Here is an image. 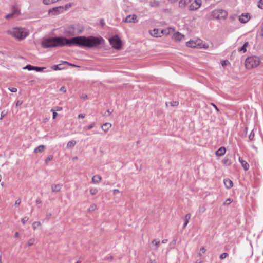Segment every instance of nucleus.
<instances>
[{
    "mask_svg": "<svg viewBox=\"0 0 263 263\" xmlns=\"http://www.w3.org/2000/svg\"><path fill=\"white\" fill-rule=\"evenodd\" d=\"M8 33L19 40L25 39L28 34L22 28H14L12 30L8 31Z\"/></svg>",
    "mask_w": 263,
    "mask_h": 263,
    "instance_id": "20e7f679",
    "label": "nucleus"
},
{
    "mask_svg": "<svg viewBox=\"0 0 263 263\" xmlns=\"http://www.w3.org/2000/svg\"><path fill=\"white\" fill-rule=\"evenodd\" d=\"M258 7L263 9V0H259L258 2Z\"/></svg>",
    "mask_w": 263,
    "mask_h": 263,
    "instance_id": "58836bf2",
    "label": "nucleus"
},
{
    "mask_svg": "<svg viewBox=\"0 0 263 263\" xmlns=\"http://www.w3.org/2000/svg\"><path fill=\"white\" fill-rule=\"evenodd\" d=\"M171 105L173 107H176L178 105L179 102L178 101H173L170 102Z\"/></svg>",
    "mask_w": 263,
    "mask_h": 263,
    "instance_id": "ea45409f",
    "label": "nucleus"
},
{
    "mask_svg": "<svg viewBox=\"0 0 263 263\" xmlns=\"http://www.w3.org/2000/svg\"><path fill=\"white\" fill-rule=\"evenodd\" d=\"M34 241V240L33 239H29V240L28 241V245L29 246H32V245L33 244Z\"/></svg>",
    "mask_w": 263,
    "mask_h": 263,
    "instance_id": "603ef678",
    "label": "nucleus"
},
{
    "mask_svg": "<svg viewBox=\"0 0 263 263\" xmlns=\"http://www.w3.org/2000/svg\"><path fill=\"white\" fill-rule=\"evenodd\" d=\"M211 105L212 106H213L217 111H219V109L218 108L217 106L215 104L211 103Z\"/></svg>",
    "mask_w": 263,
    "mask_h": 263,
    "instance_id": "680f3d73",
    "label": "nucleus"
},
{
    "mask_svg": "<svg viewBox=\"0 0 263 263\" xmlns=\"http://www.w3.org/2000/svg\"><path fill=\"white\" fill-rule=\"evenodd\" d=\"M191 0H180L179 3L180 7H184L186 4H189Z\"/></svg>",
    "mask_w": 263,
    "mask_h": 263,
    "instance_id": "393cba45",
    "label": "nucleus"
},
{
    "mask_svg": "<svg viewBox=\"0 0 263 263\" xmlns=\"http://www.w3.org/2000/svg\"><path fill=\"white\" fill-rule=\"evenodd\" d=\"M173 32H174V29L170 27L161 30V33H162V34L164 35H168Z\"/></svg>",
    "mask_w": 263,
    "mask_h": 263,
    "instance_id": "f3484780",
    "label": "nucleus"
},
{
    "mask_svg": "<svg viewBox=\"0 0 263 263\" xmlns=\"http://www.w3.org/2000/svg\"><path fill=\"white\" fill-rule=\"evenodd\" d=\"M41 225V223L39 221L34 222L32 224V227L34 230L36 229L39 226Z\"/></svg>",
    "mask_w": 263,
    "mask_h": 263,
    "instance_id": "7c9ffc66",
    "label": "nucleus"
},
{
    "mask_svg": "<svg viewBox=\"0 0 263 263\" xmlns=\"http://www.w3.org/2000/svg\"><path fill=\"white\" fill-rule=\"evenodd\" d=\"M7 115V112H5V110H3L1 112L0 120H2L3 118Z\"/></svg>",
    "mask_w": 263,
    "mask_h": 263,
    "instance_id": "a19ab883",
    "label": "nucleus"
},
{
    "mask_svg": "<svg viewBox=\"0 0 263 263\" xmlns=\"http://www.w3.org/2000/svg\"><path fill=\"white\" fill-rule=\"evenodd\" d=\"M201 44L202 41L201 40H197L195 41H190L186 43V46L189 47L198 48H201Z\"/></svg>",
    "mask_w": 263,
    "mask_h": 263,
    "instance_id": "6e6552de",
    "label": "nucleus"
},
{
    "mask_svg": "<svg viewBox=\"0 0 263 263\" xmlns=\"http://www.w3.org/2000/svg\"><path fill=\"white\" fill-rule=\"evenodd\" d=\"M206 210V208L204 206H201L199 207V212L200 213H204Z\"/></svg>",
    "mask_w": 263,
    "mask_h": 263,
    "instance_id": "e433bc0d",
    "label": "nucleus"
},
{
    "mask_svg": "<svg viewBox=\"0 0 263 263\" xmlns=\"http://www.w3.org/2000/svg\"><path fill=\"white\" fill-rule=\"evenodd\" d=\"M191 214H187L185 216V219L189 221L190 218H191Z\"/></svg>",
    "mask_w": 263,
    "mask_h": 263,
    "instance_id": "4d7b16f0",
    "label": "nucleus"
},
{
    "mask_svg": "<svg viewBox=\"0 0 263 263\" xmlns=\"http://www.w3.org/2000/svg\"><path fill=\"white\" fill-rule=\"evenodd\" d=\"M13 16V13H9L5 16L6 19H9Z\"/></svg>",
    "mask_w": 263,
    "mask_h": 263,
    "instance_id": "09e8293b",
    "label": "nucleus"
},
{
    "mask_svg": "<svg viewBox=\"0 0 263 263\" xmlns=\"http://www.w3.org/2000/svg\"><path fill=\"white\" fill-rule=\"evenodd\" d=\"M228 256V254L227 253H222L220 256H219V258L221 259H224L227 256Z\"/></svg>",
    "mask_w": 263,
    "mask_h": 263,
    "instance_id": "79ce46f5",
    "label": "nucleus"
},
{
    "mask_svg": "<svg viewBox=\"0 0 263 263\" xmlns=\"http://www.w3.org/2000/svg\"><path fill=\"white\" fill-rule=\"evenodd\" d=\"M28 219L29 218L28 217L25 216L22 219L21 221L23 223V224H24L28 220Z\"/></svg>",
    "mask_w": 263,
    "mask_h": 263,
    "instance_id": "37998d69",
    "label": "nucleus"
},
{
    "mask_svg": "<svg viewBox=\"0 0 263 263\" xmlns=\"http://www.w3.org/2000/svg\"><path fill=\"white\" fill-rule=\"evenodd\" d=\"M42 45L44 48H49V37L46 38L42 42Z\"/></svg>",
    "mask_w": 263,
    "mask_h": 263,
    "instance_id": "412c9836",
    "label": "nucleus"
},
{
    "mask_svg": "<svg viewBox=\"0 0 263 263\" xmlns=\"http://www.w3.org/2000/svg\"><path fill=\"white\" fill-rule=\"evenodd\" d=\"M105 259L107 260H111L113 259V256H110L107 257L105 258Z\"/></svg>",
    "mask_w": 263,
    "mask_h": 263,
    "instance_id": "0e129e2a",
    "label": "nucleus"
},
{
    "mask_svg": "<svg viewBox=\"0 0 263 263\" xmlns=\"http://www.w3.org/2000/svg\"><path fill=\"white\" fill-rule=\"evenodd\" d=\"M22 101H19V100H18V101H17L16 102V106L17 107L20 106H21V105H22Z\"/></svg>",
    "mask_w": 263,
    "mask_h": 263,
    "instance_id": "052dcab7",
    "label": "nucleus"
},
{
    "mask_svg": "<svg viewBox=\"0 0 263 263\" xmlns=\"http://www.w3.org/2000/svg\"><path fill=\"white\" fill-rule=\"evenodd\" d=\"M254 137V133H253V132H252L249 135V138L250 140H252L253 138Z\"/></svg>",
    "mask_w": 263,
    "mask_h": 263,
    "instance_id": "5fc2aeb1",
    "label": "nucleus"
},
{
    "mask_svg": "<svg viewBox=\"0 0 263 263\" xmlns=\"http://www.w3.org/2000/svg\"><path fill=\"white\" fill-rule=\"evenodd\" d=\"M149 5L151 7H157L159 5V2L156 0H152L149 2Z\"/></svg>",
    "mask_w": 263,
    "mask_h": 263,
    "instance_id": "bb28decb",
    "label": "nucleus"
},
{
    "mask_svg": "<svg viewBox=\"0 0 263 263\" xmlns=\"http://www.w3.org/2000/svg\"><path fill=\"white\" fill-rule=\"evenodd\" d=\"M120 193V191L118 189H115L113 190V194L114 195L117 194V193Z\"/></svg>",
    "mask_w": 263,
    "mask_h": 263,
    "instance_id": "e2e57ef3",
    "label": "nucleus"
},
{
    "mask_svg": "<svg viewBox=\"0 0 263 263\" xmlns=\"http://www.w3.org/2000/svg\"><path fill=\"white\" fill-rule=\"evenodd\" d=\"M64 64H65V65H67L71 66H72V67H78V66H77V65H76L74 64L70 63H69L68 62H66V61H64Z\"/></svg>",
    "mask_w": 263,
    "mask_h": 263,
    "instance_id": "a18cd8bd",
    "label": "nucleus"
},
{
    "mask_svg": "<svg viewBox=\"0 0 263 263\" xmlns=\"http://www.w3.org/2000/svg\"><path fill=\"white\" fill-rule=\"evenodd\" d=\"M21 202V199H17V200L15 201V204H14V205H15V206H18V205L20 204Z\"/></svg>",
    "mask_w": 263,
    "mask_h": 263,
    "instance_id": "864d4df0",
    "label": "nucleus"
},
{
    "mask_svg": "<svg viewBox=\"0 0 263 263\" xmlns=\"http://www.w3.org/2000/svg\"><path fill=\"white\" fill-rule=\"evenodd\" d=\"M43 3L45 5H49V0H43Z\"/></svg>",
    "mask_w": 263,
    "mask_h": 263,
    "instance_id": "69168bd1",
    "label": "nucleus"
},
{
    "mask_svg": "<svg viewBox=\"0 0 263 263\" xmlns=\"http://www.w3.org/2000/svg\"><path fill=\"white\" fill-rule=\"evenodd\" d=\"M76 46L91 48L97 47L104 43L102 37L79 36L75 37Z\"/></svg>",
    "mask_w": 263,
    "mask_h": 263,
    "instance_id": "f257e3e1",
    "label": "nucleus"
},
{
    "mask_svg": "<svg viewBox=\"0 0 263 263\" xmlns=\"http://www.w3.org/2000/svg\"><path fill=\"white\" fill-rule=\"evenodd\" d=\"M228 62V61L227 60L223 61L221 63L222 66L223 67L225 66L226 65H227Z\"/></svg>",
    "mask_w": 263,
    "mask_h": 263,
    "instance_id": "bf43d9fd",
    "label": "nucleus"
},
{
    "mask_svg": "<svg viewBox=\"0 0 263 263\" xmlns=\"http://www.w3.org/2000/svg\"><path fill=\"white\" fill-rule=\"evenodd\" d=\"M259 35L263 37V22L260 27V30L259 31Z\"/></svg>",
    "mask_w": 263,
    "mask_h": 263,
    "instance_id": "c9c22d12",
    "label": "nucleus"
},
{
    "mask_svg": "<svg viewBox=\"0 0 263 263\" xmlns=\"http://www.w3.org/2000/svg\"><path fill=\"white\" fill-rule=\"evenodd\" d=\"M248 45V43L246 42L244 43L243 45L241 47V48L239 49L240 51H242L243 52H245L247 51L246 47Z\"/></svg>",
    "mask_w": 263,
    "mask_h": 263,
    "instance_id": "cd10ccee",
    "label": "nucleus"
},
{
    "mask_svg": "<svg viewBox=\"0 0 263 263\" xmlns=\"http://www.w3.org/2000/svg\"><path fill=\"white\" fill-rule=\"evenodd\" d=\"M184 37V35L179 32H177L173 34V39L176 41H180Z\"/></svg>",
    "mask_w": 263,
    "mask_h": 263,
    "instance_id": "4468645a",
    "label": "nucleus"
},
{
    "mask_svg": "<svg viewBox=\"0 0 263 263\" xmlns=\"http://www.w3.org/2000/svg\"><path fill=\"white\" fill-rule=\"evenodd\" d=\"M90 194H91V195H95V194H96L97 193V192H98V190H97V189H96V188H95V189H90Z\"/></svg>",
    "mask_w": 263,
    "mask_h": 263,
    "instance_id": "4c0bfd02",
    "label": "nucleus"
},
{
    "mask_svg": "<svg viewBox=\"0 0 263 263\" xmlns=\"http://www.w3.org/2000/svg\"><path fill=\"white\" fill-rule=\"evenodd\" d=\"M9 90L12 92H16L17 91V88L15 87L9 88Z\"/></svg>",
    "mask_w": 263,
    "mask_h": 263,
    "instance_id": "3c124183",
    "label": "nucleus"
},
{
    "mask_svg": "<svg viewBox=\"0 0 263 263\" xmlns=\"http://www.w3.org/2000/svg\"><path fill=\"white\" fill-rule=\"evenodd\" d=\"M111 126L112 125L111 123L107 122L103 124L102 125L101 128L103 131L107 132L109 129V128H111Z\"/></svg>",
    "mask_w": 263,
    "mask_h": 263,
    "instance_id": "aec40b11",
    "label": "nucleus"
},
{
    "mask_svg": "<svg viewBox=\"0 0 263 263\" xmlns=\"http://www.w3.org/2000/svg\"><path fill=\"white\" fill-rule=\"evenodd\" d=\"M149 32L152 36L155 37H160L162 34V33H161V30L159 29H154L152 30H149Z\"/></svg>",
    "mask_w": 263,
    "mask_h": 263,
    "instance_id": "f8f14e48",
    "label": "nucleus"
},
{
    "mask_svg": "<svg viewBox=\"0 0 263 263\" xmlns=\"http://www.w3.org/2000/svg\"><path fill=\"white\" fill-rule=\"evenodd\" d=\"M226 151V148L224 147H221L216 152V155L222 156L224 155Z\"/></svg>",
    "mask_w": 263,
    "mask_h": 263,
    "instance_id": "a211bd4d",
    "label": "nucleus"
},
{
    "mask_svg": "<svg viewBox=\"0 0 263 263\" xmlns=\"http://www.w3.org/2000/svg\"><path fill=\"white\" fill-rule=\"evenodd\" d=\"M72 45H76L75 37L70 39L64 37H50V48Z\"/></svg>",
    "mask_w": 263,
    "mask_h": 263,
    "instance_id": "f03ea898",
    "label": "nucleus"
},
{
    "mask_svg": "<svg viewBox=\"0 0 263 263\" xmlns=\"http://www.w3.org/2000/svg\"><path fill=\"white\" fill-rule=\"evenodd\" d=\"M110 45L115 49L119 50L122 47V41L118 35H114L109 39Z\"/></svg>",
    "mask_w": 263,
    "mask_h": 263,
    "instance_id": "39448f33",
    "label": "nucleus"
},
{
    "mask_svg": "<svg viewBox=\"0 0 263 263\" xmlns=\"http://www.w3.org/2000/svg\"><path fill=\"white\" fill-rule=\"evenodd\" d=\"M76 144V141L75 140H71L68 142L67 145V147L68 148H72Z\"/></svg>",
    "mask_w": 263,
    "mask_h": 263,
    "instance_id": "a878e982",
    "label": "nucleus"
},
{
    "mask_svg": "<svg viewBox=\"0 0 263 263\" xmlns=\"http://www.w3.org/2000/svg\"><path fill=\"white\" fill-rule=\"evenodd\" d=\"M64 33L67 36H73L81 33V31L76 29V26L70 25L65 28Z\"/></svg>",
    "mask_w": 263,
    "mask_h": 263,
    "instance_id": "0eeeda50",
    "label": "nucleus"
},
{
    "mask_svg": "<svg viewBox=\"0 0 263 263\" xmlns=\"http://www.w3.org/2000/svg\"><path fill=\"white\" fill-rule=\"evenodd\" d=\"M239 161L245 171H247L249 168V164L245 160H243L240 157L239 158Z\"/></svg>",
    "mask_w": 263,
    "mask_h": 263,
    "instance_id": "dca6fc26",
    "label": "nucleus"
},
{
    "mask_svg": "<svg viewBox=\"0 0 263 263\" xmlns=\"http://www.w3.org/2000/svg\"><path fill=\"white\" fill-rule=\"evenodd\" d=\"M102 177L99 175H95L92 178V182L93 183H98L101 181Z\"/></svg>",
    "mask_w": 263,
    "mask_h": 263,
    "instance_id": "4be33fe9",
    "label": "nucleus"
},
{
    "mask_svg": "<svg viewBox=\"0 0 263 263\" xmlns=\"http://www.w3.org/2000/svg\"><path fill=\"white\" fill-rule=\"evenodd\" d=\"M64 7L63 6H59L50 9V13H53L54 15H58L63 12Z\"/></svg>",
    "mask_w": 263,
    "mask_h": 263,
    "instance_id": "9b49d317",
    "label": "nucleus"
},
{
    "mask_svg": "<svg viewBox=\"0 0 263 263\" xmlns=\"http://www.w3.org/2000/svg\"><path fill=\"white\" fill-rule=\"evenodd\" d=\"M224 184L225 185L227 189L231 188L233 185L232 181L229 179H224Z\"/></svg>",
    "mask_w": 263,
    "mask_h": 263,
    "instance_id": "6ab92c4d",
    "label": "nucleus"
},
{
    "mask_svg": "<svg viewBox=\"0 0 263 263\" xmlns=\"http://www.w3.org/2000/svg\"><path fill=\"white\" fill-rule=\"evenodd\" d=\"M112 111H110L109 109L107 110L104 114L105 116H109L112 113Z\"/></svg>",
    "mask_w": 263,
    "mask_h": 263,
    "instance_id": "de8ad7c7",
    "label": "nucleus"
},
{
    "mask_svg": "<svg viewBox=\"0 0 263 263\" xmlns=\"http://www.w3.org/2000/svg\"><path fill=\"white\" fill-rule=\"evenodd\" d=\"M81 98L83 99H87V95L86 94H83L82 95Z\"/></svg>",
    "mask_w": 263,
    "mask_h": 263,
    "instance_id": "338daca9",
    "label": "nucleus"
},
{
    "mask_svg": "<svg viewBox=\"0 0 263 263\" xmlns=\"http://www.w3.org/2000/svg\"><path fill=\"white\" fill-rule=\"evenodd\" d=\"M46 69L45 67H41L38 66H34L33 70H35L37 72H40L42 71L43 69Z\"/></svg>",
    "mask_w": 263,
    "mask_h": 263,
    "instance_id": "c756f323",
    "label": "nucleus"
},
{
    "mask_svg": "<svg viewBox=\"0 0 263 263\" xmlns=\"http://www.w3.org/2000/svg\"><path fill=\"white\" fill-rule=\"evenodd\" d=\"M205 251L206 250L204 247H202L200 250V251L202 253H204L205 252Z\"/></svg>",
    "mask_w": 263,
    "mask_h": 263,
    "instance_id": "774afa93",
    "label": "nucleus"
},
{
    "mask_svg": "<svg viewBox=\"0 0 263 263\" xmlns=\"http://www.w3.org/2000/svg\"><path fill=\"white\" fill-rule=\"evenodd\" d=\"M19 12V11L18 9L15 7L14 6L12 7V12L11 13H13V16L15 14H16L17 13Z\"/></svg>",
    "mask_w": 263,
    "mask_h": 263,
    "instance_id": "f704fd0d",
    "label": "nucleus"
},
{
    "mask_svg": "<svg viewBox=\"0 0 263 263\" xmlns=\"http://www.w3.org/2000/svg\"><path fill=\"white\" fill-rule=\"evenodd\" d=\"M62 110V107H59V106H56V107H54L53 108H52L50 111H61Z\"/></svg>",
    "mask_w": 263,
    "mask_h": 263,
    "instance_id": "72a5a7b5",
    "label": "nucleus"
},
{
    "mask_svg": "<svg viewBox=\"0 0 263 263\" xmlns=\"http://www.w3.org/2000/svg\"><path fill=\"white\" fill-rule=\"evenodd\" d=\"M223 164L225 165H230V163L229 162V159L228 158L224 159L223 160Z\"/></svg>",
    "mask_w": 263,
    "mask_h": 263,
    "instance_id": "49530a36",
    "label": "nucleus"
},
{
    "mask_svg": "<svg viewBox=\"0 0 263 263\" xmlns=\"http://www.w3.org/2000/svg\"><path fill=\"white\" fill-rule=\"evenodd\" d=\"M96 208H97V205L96 204H92L88 209V212H92L94 211L96 209Z\"/></svg>",
    "mask_w": 263,
    "mask_h": 263,
    "instance_id": "2f4dec72",
    "label": "nucleus"
},
{
    "mask_svg": "<svg viewBox=\"0 0 263 263\" xmlns=\"http://www.w3.org/2000/svg\"><path fill=\"white\" fill-rule=\"evenodd\" d=\"M231 203V200L230 198L227 199L224 202V205H229Z\"/></svg>",
    "mask_w": 263,
    "mask_h": 263,
    "instance_id": "8fccbe9b",
    "label": "nucleus"
},
{
    "mask_svg": "<svg viewBox=\"0 0 263 263\" xmlns=\"http://www.w3.org/2000/svg\"><path fill=\"white\" fill-rule=\"evenodd\" d=\"M52 112H53V116H52V118L53 119H55L57 116H58V114L57 113L56 111H51Z\"/></svg>",
    "mask_w": 263,
    "mask_h": 263,
    "instance_id": "13d9d810",
    "label": "nucleus"
},
{
    "mask_svg": "<svg viewBox=\"0 0 263 263\" xmlns=\"http://www.w3.org/2000/svg\"><path fill=\"white\" fill-rule=\"evenodd\" d=\"M123 21L125 23H136L138 21L137 16L136 14L129 15Z\"/></svg>",
    "mask_w": 263,
    "mask_h": 263,
    "instance_id": "9d476101",
    "label": "nucleus"
},
{
    "mask_svg": "<svg viewBox=\"0 0 263 263\" xmlns=\"http://www.w3.org/2000/svg\"><path fill=\"white\" fill-rule=\"evenodd\" d=\"M24 69H27L29 71L33 70L34 66L30 64L27 65L26 66L23 67Z\"/></svg>",
    "mask_w": 263,
    "mask_h": 263,
    "instance_id": "c85d7f7f",
    "label": "nucleus"
},
{
    "mask_svg": "<svg viewBox=\"0 0 263 263\" xmlns=\"http://www.w3.org/2000/svg\"><path fill=\"white\" fill-rule=\"evenodd\" d=\"M60 91L63 92H65L66 91V88L64 86H62L60 89Z\"/></svg>",
    "mask_w": 263,
    "mask_h": 263,
    "instance_id": "6e6d98bb",
    "label": "nucleus"
},
{
    "mask_svg": "<svg viewBox=\"0 0 263 263\" xmlns=\"http://www.w3.org/2000/svg\"><path fill=\"white\" fill-rule=\"evenodd\" d=\"M236 17H237V16L236 15H232L229 17V19L232 22L236 20Z\"/></svg>",
    "mask_w": 263,
    "mask_h": 263,
    "instance_id": "c03bdc74",
    "label": "nucleus"
},
{
    "mask_svg": "<svg viewBox=\"0 0 263 263\" xmlns=\"http://www.w3.org/2000/svg\"><path fill=\"white\" fill-rule=\"evenodd\" d=\"M45 146L44 145H41L39 146L38 147H36L34 149V152L35 153L42 152H43L45 149Z\"/></svg>",
    "mask_w": 263,
    "mask_h": 263,
    "instance_id": "b1692460",
    "label": "nucleus"
},
{
    "mask_svg": "<svg viewBox=\"0 0 263 263\" xmlns=\"http://www.w3.org/2000/svg\"><path fill=\"white\" fill-rule=\"evenodd\" d=\"M212 16L216 19H226L228 16V12L222 9H217L212 11Z\"/></svg>",
    "mask_w": 263,
    "mask_h": 263,
    "instance_id": "423d86ee",
    "label": "nucleus"
},
{
    "mask_svg": "<svg viewBox=\"0 0 263 263\" xmlns=\"http://www.w3.org/2000/svg\"><path fill=\"white\" fill-rule=\"evenodd\" d=\"M152 243L158 248L160 245V241L158 239H154L152 241Z\"/></svg>",
    "mask_w": 263,
    "mask_h": 263,
    "instance_id": "473e14b6",
    "label": "nucleus"
},
{
    "mask_svg": "<svg viewBox=\"0 0 263 263\" xmlns=\"http://www.w3.org/2000/svg\"><path fill=\"white\" fill-rule=\"evenodd\" d=\"M62 186V184H55L54 185H52V192H55L60 191L61 189Z\"/></svg>",
    "mask_w": 263,
    "mask_h": 263,
    "instance_id": "5701e85b",
    "label": "nucleus"
},
{
    "mask_svg": "<svg viewBox=\"0 0 263 263\" xmlns=\"http://www.w3.org/2000/svg\"><path fill=\"white\" fill-rule=\"evenodd\" d=\"M260 63V58L258 57L252 56L248 57L245 61V66L247 69L256 67Z\"/></svg>",
    "mask_w": 263,
    "mask_h": 263,
    "instance_id": "7ed1b4c3",
    "label": "nucleus"
},
{
    "mask_svg": "<svg viewBox=\"0 0 263 263\" xmlns=\"http://www.w3.org/2000/svg\"><path fill=\"white\" fill-rule=\"evenodd\" d=\"M202 4L201 0H195L189 7L190 11H195L200 8Z\"/></svg>",
    "mask_w": 263,
    "mask_h": 263,
    "instance_id": "1a4fd4ad",
    "label": "nucleus"
},
{
    "mask_svg": "<svg viewBox=\"0 0 263 263\" xmlns=\"http://www.w3.org/2000/svg\"><path fill=\"white\" fill-rule=\"evenodd\" d=\"M64 61H62L61 63L58 64V65H54L51 67V68L54 70H62L65 68V67L64 65H65V64H64Z\"/></svg>",
    "mask_w": 263,
    "mask_h": 263,
    "instance_id": "2eb2a0df",
    "label": "nucleus"
},
{
    "mask_svg": "<svg viewBox=\"0 0 263 263\" xmlns=\"http://www.w3.org/2000/svg\"><path fill=\"white\" fill-rule=\"evenodd\" d=\"M250 18V15L248 13L246 14H242L239 17V21L242 23H246L248 22Z\"/></svg>",
    "mask_w": 263,
    "mask_h": 263,
    "instance_id": "ddd939ff",
    "label": "nucleus"
}]
</instances>
